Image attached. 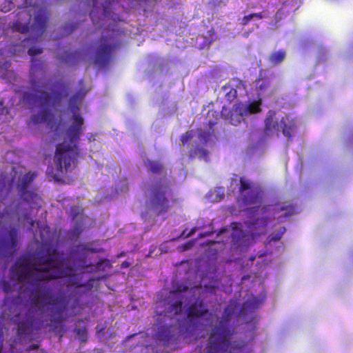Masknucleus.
Here are the masks:
<instances>
[{
	"label": "nucleus",
	"mask_w": 353,
	"mask_h": 353,
	"mask_svg": "<svg viewBox=\"0 0 353 353\" xmlns=\"http://www.w3.org/2000/svg\"><path fill=\"white\" fill-rule=\"evenodd\" d=\"M59 256L57 249L48 246L43 253L37 255L34 261L19 259L10 269L12 280L19 283H27L32 287L30 294L31 305L40 303L41 307L46 309L50 318V323L45 325L42 321L37 318V311L34 309L29 308L21 315L19 311L22 305L21 296L11 303L10 298H6L4 304H9V313L7 314L17 326L15 343L26 339L34 331L48 326L62 336L66 319L64 313L68 303L64 296L55 295L47 287L46 282L71 276L74 269L71 265H65V259H59Z\"/></svg>",
	"instance_id": "1"
},
{
	"label": "nucleus",
	"mask_w": 353,
	"mask_h": 353,
	"mask_svg": "<svg viewBox=\"0 0 353 353\" xmlns=\"http://www.w3.org/2000/svg\"><path fill=\"white\" fill-rule=\"evenodd\" d=\"M79 103L78 94L70 98L69 108L72 113V122L65 130L63 143L56 147L54 162L61 172L72 171L77 165L78 157H81L78 143L83 131L84 119L80 114Z\"/></svg>",
	"instance_id": "2"
},
{
	"label": "nucleus",
	"mask_w": 353,
	"mask_h": 353,
	"mask_svg": "<svg viewBox=\"0 0 353 353\" xmlns=\"http://www.w3.org/2000/svg\"><path fill=\"white\" fill-rule=\"evenodd\" d=\"M176 202L178 199L175 197L170 181L163 177L150 184L145 204L148 210L156 216H159L168 212Z\"/></svg>",
	"instance_id": "3"
},
{
	"label": "nucleus",
	"mask_w": 353,
	"mask_h": 353,
	"mask_svg": "<svg viewBox=\"0 0 353 353\" xmlns=\"http://www.w3.org/2000/svg\"><path fill=\"white\" fill-rule=\"evenodd\" d=\"M234 332L223 321L213 326L208 334L205 353H238L246 343L243 341H232Z\"/></svg>",
	"instance_id": "4"
},
{
	"label": "nucleus",
	"mask_w": 353,
	"mask_h": 353,
	"mask_svg": "<svg viewBox=\"0 0 353 353\" xmlns=\"http://www.w3.org/2000/svg\"><path fill=\"white\" fill-rule=\"evenodd\" d=\"M32 9L30 7L26 8L22 13L28 17V23H22L19 21H15L12 25V30L19 33H27L30 32L34 38L40 37L47 28L49 14L44 8H39L34 11V17L33 22L30 23Z\"/></svg>",
	"instance_id": "5"
},
{
	"label": "nucleus",
	"mask_w": 353,
	"mask_h": 353,
	"mask_svg": "<svg viewBox=\"0 0 353 353\" xmlns=\"http://www.w3.org/2000/svg\"><path fill=\"white\" fill-rule=\"evenodd\" d=\"M239 192L241 194L243 205L248 207L253 206L248 208L246 211L250 213L257 211L263 203L264 196V192L260 185L245 177H241Z\"/></svg>",
	"instance_id": "6"
},
{
	"label": "nucleus",
	"mask_w": 353,
	"mask_h": 353,
	"mask_svg": "<svg viewBox=\"0 0 353 353\" xmlns=\"http://www.w3.org/2000/svg\"><path fill=\"white\" fill-rule=\"evenodd\" d=\"M39 98L42 109L37 114L32 115L31 120L35 124L46 122L49 123L52 119L53 114L48 108L53 107L59 102L61 100V96L59 92L48 93L43 91L41 92Z\"/></svg>",
	"instance_id": "7"
},
{
	"label": "nucleus",
	"mask_w": 353,
	"mask_h": 353,
	"mask_svg": "<svg viewBox=\"0 0 353 353\" xmlns=\"http://www.w3.org/2000/svg\"><path fill=\"white\" fill-rule=\"evenodd\" d=\"M275 117L276 111L271 110L268 112L265 119L264 134L268 136L271 130L279 132L281 130L283 135L290 139L296 128L295 121L284 117L279 122L274 121Z\"/></svg>",
	"instance_id": "8"
},
{
	"label": "nucleus",
	"mask_w": 353,
	"mask_h": 353,
	"mask_svg": "<svg viewBox=\"0 0 353 353\" xmlns=\"http://www.w3.org/2000/svg\"><path fill=\"white\" fill-rule=\"evenodd\" d=\"M168 307L163 311L164 314H159L154 323V337L156 339L167 342L172 339L176 331V325L167 323L168 316H174L167 313Z\"/></svg>",
	"instance_id": "9"
},
{
	"label": "nucleus",
	"mask_w": 353,
	"mask_h": 353,
	"mask_svg": "<svg viewBox=\"0 0 353 353\" xmlns=\"http://www.w3.org/2000/svg\"><path fill=\"white\" fill-rule=\"evenodd\" d=\"M110 38L106 37H101L99 45L95 52L94 63L101 68L108 65L111 61L113 51L116 47L110 43Z\"/></svg>",
	"instance_id": "10"
},
{
	"label": "nucleus",
	"mask_w": 353,
	"mask_h": 353,
	"mask_svg": "<svg viewBox=\"0 0 353 353\" xmlns=\"http://www.w3.org/2000/svg\"><path fill=\"white\" fill-rule=\"evenodd\" d=\"M189 288L184 284H178L175 286L174 290L170 292L163 306L168 307L167 313L179 315L182 312L183 307V298L181 293L188 290Z\"/></svg>",
	"instance_id": "11"
},
{
	"label": "nucleus",
	"mask_w": 353,
	"mask_h": 353,
	"mask_svg": "<svg viewBox=\"0 0 353 353\" xmlns=\"http://www.w3.org/2000/svg\"><path fill=\"white\" fill-rule=\"evenodd\" d=\"M35 177L34 173H26L22 178L21 183L19 185V191L25 201L27 203L34 205L36 208H41L40 203L41 197L37 193L28 190L29 185L33 181Z\"/></svg>",
	"instance_id": "12"
},
{
	"label": "nucleus",
	"mask_w": 353,
	"mask_h": 353,
	"mask_svg": "<svg viewBox=\"0 0 353 353\" xmlns=\"http://www.w3.org/2000/svg\"><path fill=\"white\" fill-rule=\"evenodd\" d=\"M19 230L15 227H11L7 236L0 242V252H11L16 250L18 245Z\"/></svg>",
	"instance_id": "13"
},
{
	"label": "nucleus",
	"mask_w": 353,
	"mask_h": 353,
	"mask_svg": "<svg viewBox=\"0 0 353 353\" xmlns=\"http://www.w3.org/2000/svg\"><path fill=\"white\" fill-rule=\"evenodd\" d=\"M208 308L202 300H196L190 304L185 313L190 321L205 316L208 313Z\"/></svg>",
	"instance_id": "14"
},
{
	"label": "nucleus",
	"mask_w": 353,
	"mask_h": 353,
	"mask_svg": "<svg viewBox=\"0 0 353 353\" xmlns=\"http://www.w3.org/2000/svg\"><path fill=\"white\" fill-rule=\"evenodd\" d=\"M284 210L286 211L284 216L285 217H287L295 213V208L294 206L291 205H265L263 206L261 209L262 213L271 211L272 212V215L274 216Z\"/></svg>",
	"instance_id": "15"
},
{
	"label": "nucleus",
	"mask_w": 353,
	"mask_h": 353,
	"mask_svg": "<svg viewBox=\"0 0 353 353\" xmlns=\"http://www.w3.org/2000/svg\"><path fill=\"white\" fill-rule=\"evenodd\" d=\"M43 61L41 60L32 59L31 61L30 70V85L33 89H36L38 87L36 74L43 70Z\"/></svg>",
	"instance_id": "16"
},
{
	"label": "nucleus",
	"mask_w": 353,
	"mask_h": 353,
	"mask_svg": "<svg viewBox=\"0 0 353 353\" xmlns=\"http://www.w3.org/2000/svg\"><path fill=\"white\" fill-rule=\"evenodd\" d=\"M215 121H208V125L209 126V130H205L201 128H199L198 130V139L201 144H205L210 137L213 133V128L216 125Z\"/></svg>",
	"instance_id": "17"
},
{
	"label": "nucleus",
	"mask_w": 353,
	"mask_h": 353,
	"mask_svg": "<svg viewBox=\"0 0 353 353\" xmlns=\"http://www.w3.org/2000/svg\"><path fill=\"white\" fill-rule=\"evenodd\" d=\"M286 57V52L283 49L272 52L268 57V61L276 65L282 63Z\"/></svg>",
	"instance_id": "18"
},
{
	"label": "nucleus",
	"mask_w": 353,
	"mask_h": 353,
	"mask_svg": "<svg viewBox=\"0 0 353 353\" xmlns=\"http://www.w3.org/2000/svg\"><path fill=\"white\" fill-rule=\"evenodd\" d=\"M271 81L267 77H260L256 80V88L259 95L262 94L264 92L268 90Z\"/></svg>",
	"instance_id": "19"
},
{
	"label": "nucleus",
	"mask_w": 353,
	"mask_h": 353,
	"mask_svg": "<svg viewBox=\"0 0 353 353\" xmlns=\"http://www.w3.org/2000/svg\"><path fill=\"white\" fill-rule=\"evenodd\" d=\"M146 166L149 172L152 174H159L164 169L163 163L159 161L148 160Z\"/></svg>",
	"instance_id": "20"
},
{
	"label": "nucleus",
	"mask_w": 353,
	"mask_h": 353,
	"mask_svg": "<svg viewBox=\"0 0 353 353\" xmlns=\"http://www.w3.org/2000/svg\"><path fill=\"white\" fill-rule=\"evenodd\" d=\"M81 53L79 51H74L70 52L65 51L64 54L59 58L61 61L65 63H74L79 58Z\"/></svg>",
	"instance_id": "21"
},
{
	"label": "nucleus",
	"mask_w": 353,
	"mask_h": 353,
	"mask_svg": "<svg viewBox=\"0 0 353 353\" xmlns=\"http://www.w3.org/2000/svg\"><path fill=\"white\" fill-rule=\"evenodd\" d=\"M258 304L257 301H247L244 302L241 308V313L245 314L249 312H253L258 308Z\"/></svg>",
	"instance_id": "22"
},
{
	"label": "nucleus",
	"mask_w": 353,
	"mask_h": 353,
	"mask_svg": "<svg viewBox=\"0 0 353 353\" xmlns=\"http://www.w3.org/2000/svg\"><path fill=\"white\" fill-rule=\"evenodd\" d=\"M74 332L76 334V336L78 337V339L82 341L85 342L88 339V331L85 326L80 327H76L74 329Z\"/></svg>",
	"instance_id": "23"
},
{
	"label": "nucleus",
	"mask_w": 353,
	"mask_h": 353,
	"mask_svg": "<svg viewBox=\"0 0 353 353\" xmlns=\"http://www.w3.org/2000/svg\"><path fill=\"white\" fill-rule=\"evenodd\" d=\"M285 228L281 227L275 234H271L268 236V243L271 241H279L282 238V236L285 233Z\"/></svg>",
	"instance_id": "24"
},
{
	"label": "nucleus",
	"mask_w": 353,
	"mask_h": 353,
	"mask_svg": "<svg viewBox=\"0 0 353 353\" xmlns=\"http://www.w3.org/2000/svg\"><path fill=\"white\" fill-rule=\"evenodd\" d=\"M260 105H261V103L258 102V101L251 103L248 106V111L250 114L257 113L261 111Z\"/></svg>",
	"instance_id": "25"
},
{
	"label": "nucleus",
	"mask_w": 353,
	"mask_h": 353,
	"mask_svg": "<svg viewBox=\"0 0 353 353\" xmlns=\"http://www.w3.org/2000/svg\"><path fill=\"white\" fill-rule=\"evenodd\" d=\"M77 23H68L63 26V32L67 34H71L77 28Z\"/></svg>",
	"instance_id": "26"
},
{
	"label": "nucleus",
	"mask_w": 353,
	"mask_h": 353,
	"mask_svg": "<svg viewBox=\"0 0 353 353\" xmlns=\"http://www.w3.org/2000/svg\"><path fill=\"white\" fill-rule=\"evenodd\" d=\"M193 137V131L188 130L185 133L183 134L181 137V141L183 145L186 144Z\"/></svg>",
	"instance_id": "27"
},
{
	"label": "nucleus",
	"mask_w": 353,
	"mask_h": 353,
	"mask_svg": "<svg viewBox=\"0 0 353 353\" xmlns=\"http://www.w3.org/2000/svg\"><path fill=\"white\" fill-rule=\"evenodd\" d=\"M1 288H2L3 291L6 294H8L13 290L12 285L8 281H5V280L2 281L1 283Z\"/></svg>",
	"instance_id": "28"
},
{
	"label": "nucleus",
	"mask_w": 353,
	"mask_h": 353,
	"mask_svg": "<svg viewBox=\"0 0 353 353\" xmlns=\"http://www.w3.org/2000/svg\"><path fill=\"white\" fill-rule=\"evenodd\" d=\"M243 231L239 230H234L232 234V237L233 239V241L234 243H236L239 240L241 236H243Z\"/></svg>",
	"instance_id": "29"
},
{
	"label": "nucleus",
	"mask_w": 353,
	"mask_h": 353,
	"mask_svg": "<svg viewBox=\"0 0 353 353\" xmlns=\"http://www.w3.org/2000/svg\"><path fill=\"white\" fill-rule=\"evenodd\" d=\"M19 221H24L29 223L31 227L34 226V221L31 219L29 214H25L23 216L19 217Z\"/></svg>",
	"instance_id": "30"
},
{
	"label": "nucleus",
	"mask_w": 353,
	"mask_h": 353,
	"mask_svg": "<svg viewBox=\"0 0 353 353\" xmlns=\"http://www.w3.org/2000/svg\"><path fill=\"white\" fill-rule=\"evenodd\" d=\"M28 52L30 56L34 57L41 54L43 52V50L41 48L32 47L29 48Z\"/></svg>",
	"instance_id": "31"
},
{
	"label": "nucleus",
	"mask_w": 353,
	"mask_h": 353,
	"mask_svg": "<svg viewBox=\"0 0 353 353\" xmlns=\"http://www.w3.org/2000/svg\"><path fill=\"white\" fill-rule=\"evenodd\" d=\"M35 95L30 93V92H25L23 94V99L28 102H31L35 99Z\"/></svg>",
	"instance_id": "32"
},
{
	"label": "nucleus",
	"mask_w": 353,
	"mask_h": 353,
	"mask_svg": "<svg viewBox=\"0 0 353 353\" xmlns=\"http://www.w3.org/2000/svg\"><path fill=\"white\" fill-rule=\"evenodd\" d=\"M3 341V321L0 316V347H2Z\"/></svg>",
	"instance_id": "33"
},
{
	"label": "nucleus",
	"mask_w": 353,
	"mask_h": 353,
	"mask_svg": "<svg viewBox=\"0 0 353 353\" xmlns=\"http://www.w3.org/2000/svg\"><path fill=\"white\" fill-rule=\"evenodd\" d=\"M252 19V15L250 14L247 16H244L241 21V24L242 26H247L249 24L250 21Z\"/></svg>",
	"instance_id": "34"
},
{
	"label": "nucleus",
	"mask_w": 353,
	"mask_h": 353,
	"mask_svg": "<svg viewBox=\"0 0 353 353\" xmlns=\"http://www.w3.org/2000/svg\"><path fill=\"white\" fill-rule=\"evenodd\" d=\"M4 5L5 6H3L2 7L1 10L4 12H6L11 10L12 6V3L11 1H6L4 3Z\"/></svg>",
	"instance_id": "35"
},
{
	"label": "nucleus",
	"mask_w": 353,
	"mask_h": 353,
	"mask_svg": "<svg viewBox=\"0 0 353 353\" xmlns=\"http://www.w3.org/2000/svg\"><path fill=\"white\" fill-rule=\"evenodd\" d=\"M250 14L252 15V19L254 17H256L258 19H262L265 17L263 12L257 13H251Z\"/></svg>",
	"instance_id": "36"
},
{
	"label": "nucleus",
	"mask_w": 353,
	"mask_h": 353,
	"mask_svg": "<svg viewBox=\"0 0 353 353\" xmlns=\"http://www.w3.org/2000/svg\"><path fill=\"white\" fill-rule=\"evenodd\" d=\"M213 234H214V231L205 232H203V233L199 234V237L203 238V237H205V236H211Z\"/></svg>",
	"instance_id": "37"
},
{
	"label": "nucleus",
	"mask_w": 353,
	"mask_h": 353,
	"mask_svg": "<svg viewBox=\"0 0 353 353\" xmlns=\"http://www.w3.org/2000/svg\"><path fill=\"white\" fill-rule=\"evenodd\" d=\"M38 348H39L38 344H32L26 348V350L27 351L34 350H37Z\"/></svg>",
	"instance_id": "38"
},
{
	"label": "nucleus",
	"mask_w": 353,
	"mask_h": 353,
	"mask_svg": "<svg viewBox=\"0 0 353 353\" xmlns=\"http://www.w3.org/2000/svg\"><path fill=\"white\" fill-rule=\"evenodd\" d=\"M230 94H232L233 98H235L236 97V90L235 89H231V90L227 95L230 97ZM228 99H230V97L228 98Z\"/></svg>",
	"instance_id": "39"
},
{
	"label": "nucleus",
	"mask_w": 353,
	"mask_h": 353,
	"mask_svg": "<svg viewBox=\"0 0 353 353\" xmlns=\"http://www.w3.org/2000/svg\"><path fill=\"white\" fill-rule=\"evenodd\" d=\"M130 263L126 261L122 262V263H121V268H128L130 267Z\"/></svg>",
	"instance_id": "40"
},
{
	"label": "nucleus",
	"mask_w": 353,
	"mask_h": 353,
	"mask_svg": "<svg viewBox=\"0 0 353 353\" xmlns=\"http://www.w3.org/2000/svg\"><path fill=\"white\" fill-rule=\"evenodd\" d=\"M5 112L7 113L8 112V110L6 108H4V107L0 108V114H3Z\"/></svg>",
	"instance_id": "41"
},
{
	"label": "nucleus",
	"mask_w": 353,
	"mask_h": 353,
	"mask_svg": "<svg viewBox=\"0 0 353 353\" xmlns=\"http://www.w3.org/2000/svg\"><path fill=\"white\" fill-rule=\"evenodd\" d=\"M191 246H192V243H186L185 245H184V248H183V250H186L189 249Z\"/></svg>",
	"instance_id": "42"
},
{
	"label": "nucleus",
	"mask_w": 353,
	"mask_h": 353,
	"mask_svg": "<svg viewBox=\"0 0 353 353\" xmlns=\"http://www.w3.org/2000/svg\"><path fill=\"white\" fill-rule=\"evenodd\" d=\"M262 221H263V225L265 226L267 225V223H268V217L263 218Z\"/></svg>",
	"instance_id": "43"
},
{
	"label": "nucleus",
	"mask_w": 353,
	"mask_h": 353,
	"mask_svg": "<svg viewBox=\"0 0 353 353\" xmlns=\"http://www.w3.org/2000/svg\"><path fill=\"white\" fill-rule=\"evenodd\" d=\"M74 285L77 288H82L85 286V284L84 283H74Z\"/></svg>",
	"instance_id": "44"
},
{
	"label": "nucleus",
	"mask_w": 353,
	"mask_h": 353,
	"mask_svg": "<svg viewBox=\"0 0 353 353\" xmlns=\"http://www.w3.org/2000/svg\"><path fill=\"white\" fill-rule=\"evenodd\" d=\"M227 230H228L227 228H221L220 230V231L219 232V233L217 234V235H220L221 233H223V232H226Z\"/></svg>",
	"instance_id": "45"
},
{
	"label": "nucleus",
	"mask_w": 353,
	"mask_h": 353,
	"mask_svg": "<svg viewBox=\"0 0 353 353\" xmlns=\"http://www.w3.org/2000/svg\"><path fill=\"white\" fill-rule=\"evenodd\" d=\"M194 230H195V229L192 230L191 232L188 234V236H190V235L192 234L193 232H194Z\"/></svg>",
	"instance_id": "46"
},
{
	"label": "nucleus",
	"mask_w": 353,
	"mask_h": 353,
	"mask_svg": "<svg viewBox=\"0 0 353 353\" xmlns=\"http://www.w3.org/2000/svg\"><path fill=\"white\" fill-rule=\"evenodd\" d=\"M97 0H92L93 5L95 6L97 4Z\"/></svg>",
	"instance_id": "47"
},
{
	"label": "nucleus",
	"mask_w": 353,
	"mask_h": 353,
	"mask_svg": "<svg viewBox=\"0 0 353 353\" xmlns=\"http://www.w3.org/2000/svg\"><path fill=\"white\" fill-rule=\"evenodd\" d=\"M94 134H92V135H91V137H90V138H89V139H89V141H91V139H94Z\"/></svg>",
	"instance_id": "48"
},
{
	"label": "nucleus",
	"mask_w": 353,
	"mask_h": 353,
	"mask_svg": "<svg viewBox=\"0 0 353 353\" xmlns=\"http://www.w3.org/2000/svg\"><path fill=\"white\" fill-rule=\"evenodd\" d=\"M94 134H92V135H91V137H90V138H89V139H89V141H91V139H94Z\"/></svg>",
	"instance_id": "49"
},
{
	"label": "nucleus",
	"mask_w": 353,
	"mask_h": 353,
	"mask_svg": "<svg viewBox=\"0 0 353 353\" xmlns=\"http://www.w3.org/2000/svg\"><path fill=\"white\" fill-rule=\"evenodd\" d=\"M94 134H92V135H91V137H90V138H89V139H89V141H91V139H94Z\"/></svg>",
	"instance_id": "50"
},
{
	"label": "nucleus",
	"mask_w": 353,
	"mask_h": 353,
	"mask_svg": "<svg viewBox=\"0 0 353 353\" xmlns=\"http://www.w3.org/2000/svg\"><path fill=\"white\" fill-rule=\"evenodd\" d=\"M90 17L92 19V13H90Z\"/></svg>",
	"instance_id": "51"
}]
</instances>
